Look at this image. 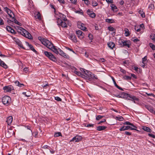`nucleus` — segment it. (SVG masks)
<instances>
[{
  "label": "nucleus",
  "mask_w": 155,
  "mask_h": 155,
  "mask_svg": "<svg viewBox=\"0 0 155 155\" xmlns=\"http://www.w3.org/2000/svg\"><path fill=\"white\" fill-rule=\"evenodd\" d=\"M41 43L47 48L51 49L56 54H58L59 51L55 46H54L52 43L48 40L45 38H41L40 39Z\"/></svg>",
  "instance_id": "f257e3e1"
},
{
  "label": "nucleus",
  "mask_w": 155,
  "mask_h": 155,
  "mask_svg": "<svg viewBox=\"0 0 155 155\" xmlns=\"http://www.w3.org/2000/svg\"><path fill=\"white\" fill-rule=\"evenodd\" d=\"M18 31L25 37L30 39H32V37L31 34L24 29L19 27V29L18 30Z\"/></svg>",
  "instance_id": "f03ea898"
},
{
  "label": "nucleus",
  "mask_w": 155,
  "mask_h": 155,
  "mask_svg": "<svg viewBox=\"0 0 155 155\" xmlns=\"http://www.w3.org/2000/svg\"><path fill=\"white\" fill-rule=\"evenodd\" d=\"M44 53L45 55L50 60L54 62L57 61V59L52 53L47 51H44Z\"/></svg>",
  "instance_id": "7ed1b4c3"
},
{
  "label": "nucleus",
  "mask_w": 155,
  "mask_h": 155,
  "mask_svg": "<svg viewBox=\"0 0 155 155\" xmlns=\"http://www.w3.org/2000/svg\"><path fill=\"white\" fill-rule=\"evenodd\" d=\"M2 101L4 104H6L10 103L11 101V98L8 96H5L2 98Z\"/></svg>",
  "instance_id": "20e7f679"
},
{
  "label": "nucleus",
  "mask_w": 155,
  "mask_h": 155,
  "mask_svg": "<svg viewBox=\"0 0 155 155\" xmlns=\"http://www.w3.org/2000/svg\"><path fill=\"white\" fill-rule=\"evenodd\" d=\"M57 22L58 25L61 26L62 27L67 28V27L66 22L64 21H63L60 18L58 19Z\"/></svg>",
  "instance_id": "39448f33"
},
{
  "label": "nucleus",
  "mask_w": 155,
  "mask_h": 155,
  "mask_svg": "<svg viewBox=\"0 0 155 155\" xmlns=\"http://www.w3.org/2000/svg\"><path fill=\"white\" fill-rule=\"evenodd\" d=\"M14 133V132L12 129H9L5 132V136L7 138H9L13 135Z\"/></svg>",
  "instance_id": "423d86ee"
},
{
  "label": "nucleus",
  "mask_w": 155,
  "mask_h": 155,
  "mask_svg": "<svg viewBox=\"0 0 155 155\" xmlns=\"http://www.w3.org/2000/svg\"><path fill=\"white\" fill-rule=\"evenodd\" d=\"M3 89L5 92H10L12 90L14 89V88L12 85H9L3 87Z\"/></svg>",
  "instance_id": "0eeeda50"
},
{
  "label": "nucleus",
  "mask_w": 155,
  "mask_h": 155,
  "mask_svg": "<svg viewBox=\"0 0 155 155\" xmlns=\"http://www.w3.org/2000/svg\"><path fill=\"white\" fill-rule=\"evenodd\" d=\"M120 41L122 43V46H126L128 48H129L131 45V43L129 41H124L120 40L119 41V43H120Z\"/></svg>",
  "instance_id": "6e6552de"
},
{
  "label": "nucleus",
  "mask_w": 155,
  "mask_h": 155,
  "mask_svg": "<svg viewBox=\"0 0 155 155\" xmlns=\"http://www.w3.org/2000/svg\"><path fill=\"white\" fill-rule=\"evenodd\" d=\"M82 139V137L80 136L77 135L73 138L70 142H78L80 141Z\"/></svg>",
  "instance_id": "1a4fd4ad"
},
{
  "label": "nucleus",
  "mask_w": 155,
  "mask_h": 155,
  "mask_svg": "<svg viewBox=\"0 0 155 155\" xmlns=\"http://www.w3.org/2000/svg\"><path fill=\"white\" fill-rule=\"evenodd\" d=\"M76 33L78 35V38L80 39H82L84 37V34L82 31L79 30L77 31Z\"/></svg>",
  "instance_id": "9d476101"
},
{
  "label": "nucleus",
  "mask_w": 155,
  "mask_h": 155,
  "mask_svg": "<svg viewBox=\"0 0 155 155\" xmlns=\"http://www.w3.org/2000/svg\"><path fill=\"white\" fill-rule=\"evenodd\" d=\"M4 9H5V10L9 16L10 18H12L13 17L12 16V15L14 16V15L10 9H8L7 7H5L4 8Z\"/></svg>",
  "instance_id": "9b49d317"
},
{
  "label": "nucleus",
  "mask_w": 155,
  "mask_h": 155,
  "mask_svg": "<svg viewBox=\"0 0 155 155\" xmlns=\"http://www.w3.org/2000/svg\"><path fill=\"white\" fill-rule=\"evenodd\" d=\"M128 100L132 101H139V99L138 98L136 97L135 96L131 95L130 94H129V95L128 96Z\"/></svg>",
  "instance_id": "f8f14e48"
},
{
  "label": "nucleus",
  "mask_w": 155,
  "mask_h": 155,
  "mask_svg": "<svg viewBox=\"0 0 155 155\" xmlns=\"http://www.w3.org/2000/svg\"><path fill=\"white\" fill-rule=\"evenodd\" d=\"M58 50L59 51L58 54L65 58H69V55L64 53L61 49L58 48Z\"/></svg>",
  "instance_id": "ddd939ff"
},
{
  "label": "nucleus",
  "mask_w": 155,
  "mask_h": 155,
  "mask_svg": "<svg viewBox=\"0 0 155 155\" xmlns=\"http://www.w3.org/2000/svg\"><path fill=\"white\" fill-rule=\"evenodd\" d=\"M80 70L84 74L87 76L90 77L91 74H92V72L89 71H87L83 68H81Z\"/></svg>",
  "instance_id": "4468645a"
},
{
  "label": "nucleus",
  "mask_w": 155,
  "mask_h": 155,
  "mask_svg": "<svg viewBox=\"0 0 155 155\" xmlns=\"http://www.w3.org/2000/svg\"><path fill=\"white\" fill-rule=\"evenodd\" d=\"M145 107L151 113L155 115V110L153 109V107L149 105H145Z\"/></svg>",
  "instance_id": "2eb2a0df"
},
{
  "label": "nucleus",
  "mask_w": 155,
  "mask_h": 155,
  "mask_svg": "<svg viewBox=\"0 0 155 155\" xmlns=\"http://www.w3.org/2000/svg\"><path fill=\"white\" fill-rule=\"evenodd\" d=\"M78 26L79 28L83 31L85 30L86 29L84 25L81 22H78Z\"/></svg>",
  "instance_id": "dca6fc26"
},
{
  "label": "nucleus",
  "mask_w": 155,
  "mask_h": 155,
  "mask_svg": "<svg viewBox=\"0 0 155 155\" xmlns=\"http://www.w3.org/2000/svg\"><path fill=\"white\" fill-rule=\"evenodd\" d=\"M128 129H130L131 130H133L134 129L132 128V127H130V126H123L122 127L120 128V131H123L126 130H127Z\"/></svg>",
  "instance_id": "f3484780"
},
{
  "label": "nucleus",
  "mask_w": 155,
  "mask_h": 155,
  "mask_svg": "<svg viewBox=\"0 0 155 155\" xmlns=\"http://www.w3.org/2000/svg\"><path fill=\"white\" fill-rule=\"evenodd\" d=\"M13 39L14 41L16 42V43L19 46H20L21 48H24L21 42L18 39L16 38H14Z\"/></svg>",
  "instance_id": "a211bd4d"
},
{
  "label": "nucleus",
  "mask_w": 155,
  "mask_h": 155,
  "mask_svg": "<svg viewBox=\"0 0 155 155\" xmlns=\"http://www.w3.org/2000/svg\"><path fill=\"white\" fill-rule=\"evenodd\" d=\"M87 13L88 15L92 18H94L96 16L95 14L89 9L87 11Z\"/></svg>",
  "instance_id": "6ab92c4d"
},
{
  "label": "nucleus",
  "mask_w": 155,
  "mask_h": 155,
  "mask_svg": "<svg viewBox=\"0 0 155 155\" xmlns=\"http://www.w3.org/2000/svg\"><path fill=\"white\" fill-rule=\"evenodd\" d=\"M142 128L144 131L150 133L152 132L151 129L148 127L145 126H142Z\"/></svg>",
  "instance_id": "aec40b11"
},
{
  "label": "nucleus",
  "mask_w": 155,
  "mask_h": 155,
  "mask_svg": "<svg viewBox=\"0 0 155 155\" xmlns=\"http://www.w3.org/2000/svg\"><path fill=\"white\" fill-rule=\"evenodd\" d=\"M129 94L122 92L121 94V98L128 99Z\"/></svg>",
  "instance_id": "412c9836"
},
{
  "label": "nucleus",
  "mask_w": 155,
  "mask_h": 155,
  "mask_svg": "<svg viewBox=\"0 0 155 155\" xmlns=\"http://www.w3.org/2000/svg\"><path fill=\"white\" fill-rule=\"evenodd\" d=\"M97 77L95 74H93L92 73L90 76L89 78V81H91L92 79H97Z\"/></svg>",
  "instance_id": "4be33fe9"
},
{
  "label": "nucleus",
  "mask_w": 155,
  "mask_h": 155,
  "mask_svg": "<svg viewBox=\"0 0 155 155\" xmlns=\"http://www.w3.org/2000/svg\"><path fill=\"white\" fill-rule=\"evenodd\" d=\"M13 118L12 116H10L7 118L6 122L8 125H10L12 123Z\"/></svg>",
  "instance_id": "5701e85b"
},
{
  "label": "nucleus",
  "mask_w": 155,
  "mask_h": 155,
  "mask_svg": "<svg viewBox=\"0 0 155 155\" xmlns=\"http://www.w3.org/2000/svg\"><path fill=\"white\" fill-rule=\"evenodd\" d=\"M107 45L108 47L111 49H113L115 47V44L112 42H109L107 44Z\"/></svg>",
  "instance_id": "b1692460"
},
{
  "label": "nucleus",
  "mask_w": 155,
  "mask_h": 155,
  "mask_svg": "<svg viewBox=\"0 0 155 155\" xmlns=\"http://www.w3.org/2000/svg\"><path fill=\"white\" fill-rule=\"evenodd\" d=\"M111 78H112V80L113 81V82H114V84L115 85V86L116 87H117V88H118V89H119V90H121V91H123V90L122 88L121 87H119V86H118L117 84H116V82H115V80L114 78L112 76L111 77Z\"/></svg>",
  "instance_id": "393cba45"
},
{
  "label": "nucleus",
  "mask_w": 155,
  "mask_h": 155,
  "mask_svg": "<svg viewBox=\"0 0 155 155\" xmlns=\"http://www.w3.org/2000/svg\"><path fill=\"white\" fill-rule=\"evenodd\" d=\"M70 38L74 42H77V38L74 34H71L70 36Z\"/></svg>",
  "instance_id": "a878e982"
},
{
  "label": "nucleus",
  "mask_w": 155,
  "mask_h": 155,
  "mask_svg": "<svg viewBox=\"0 0 155 155\" xmlns=\"http://www.w3.org/2000/svg\"><path fill=\"white\" fill-rule=\"evenodd\" d=\"M59 15V16L60 18L62 19L64 21H66V22L68 21L65 15L61 13H60Z\"/></svg>",
  "instance_id": "bb28decb"
},
{
  "label": "nucleus",
  "mask_w": 155,
  "mask_h": 155,
  "mask_svg": "<svg viewBox=\"0 0 155 155\" xmlns=\"http://www.w3.org/2000/svg\"><path fill=\"white\" fill-rule=\"evenodd\" d=\"M6 29L8 31L12 33L15 34L14 30L10 26H7Z\"/></svg>",
  "instance_id": "cd10ccee"
},
{
  "label": "nucleus",
  "mask_w": 155,
  "mask_h": 155,
  "mask_svg": "<svg viewBox=\"0 0 155 155\" xmlns=\"http://www.w3.org/2000/svg\"><path fill=\"white\" fill-rule=\"evenodd\" d=\"M0 65L4 68L6 69L8 68L6 64L2 61L0 59Z\"/></svg>",
  "instance_id": "c85d7f7f"
},
{
  "label": "nucleus",
  "mask_w": 155,
  "mask_h": 155,
  "mask_svg": "<svg viewBox=\"0 0 155 155\" xmlns=\"http://www.w3.org/2000/svg\"><path fill=\"white\" fill-rule=\"evenodd\" d=\"M107 128V127L105 126H98L97 127V130L98 131H101L104 130Z\"/></svg>",
  "instance_id": "c756f323"
},
{
  "label": "nucleus",
  "mask_w": 155,
  "mask_h": 155,
  "mask_svg": "<svg viewBox=\"0 0 155 155\" xmlns=\"http://www.w3.org/2000/svg\"><path fill=\"white\" fill-rule=\"evenodd\" d=\"M14 16L12 17V21L17 24L18 25H20L21 23L18 22V21L15 18H14Z\"/></svg>",
  "instance_id": "7c9ffc66"
},
{
  "label": "nucleus",
  "mask_w": 155,
  "mask_h": 155,
  "mask_svg": "<svg viewBox=\"0 0 155 155\" xmlns=\"http://www.w3.org/2000/svg\"><path fill=\"white\" fill-rule=\"evenodd\" d=\"M27 45L28 46V47H29V48L33 52H36V51L35 50V49L33 47L31 44H29L28 43H27Z\"/></svg>",
  "instance_id": "2f4dec72"
},
{
  "label": "nucleus",
  "mask_w": 155,
  "mask_h": 155,
  "mask_svg": "<svg viewBox=\"0 0 155 155\" xmlns=\"http://www.w3.org/2000/svg\"><path fill=\"white\" fill-rule=\"evenodd\" d=\"M15 83L16 85L20 87H21L24 86V84H23L20 83L18 81H17L15 82Z\"/></svg>",
  "instance_id": "473e14b6"
},
{
  "label": "nucleus",
  "mask_w": 155,
  "mask_h": 155,
  "mask_svg": "<svg viewBox=\"0 0 155 155\" xmlns=\"http://www.w3.org/2000/svg\"><path fill=\"white\" fill-rule=\"evenodd\" d=\"M125 31V35L126 36H128L130 35L129 31L127 28H126L124 29Z\"/></svg>",
  "instance_id": "72a5a7b5"
},
{
  "label": "nucleus",
  "mask_w": 155,
  "mask_h": 155,
  "mask_svg": "<svg viewBox=\"0 0 155 155\" xmlns=\"http://www.w3.org/2000/svg\"><path fill=\"white\" fill-rule=\"evenodd\" d=\"M106 21L109 23H113L114 22V20L113 19L108 18L106 19Z\"/></svg>",
  "instance_id": "f704fd0d"
},
{
  "label": "nucleus",
  "mask_w": 155,
  "mask_h": 155,
  "mask_svg": "<svg viewBox=\"0 0 155 155\" xmlns=\"http://www.w3.org/2000/svg\"><path fill=\"white\" fill-rule=\"evenodd\" d=\"M150 38L154 41L155 42V34H152L150 35Z\"/></svg>",
  "instance_id": "c9c22d12"
},
{
  "label": "nucleus",
  "mask_w": 155,
  "mask_h": 155,
  "mask_svg": "<svg viewBox=\"0 0 155 155\" xmlns=\"http://www.w3.org/2000/svg\"><path fill=\"white\" fill-rule=\"evenodd\" d=\"M37 17L36 18L39 20H41V15L40 13L39 12H37V14H36V16Z\"/></svg>",
  "instance_id": "e433bc0d"
},
{
  "label": "nucleus",
  "mask_w": 155,
  "mask_h": 155,
  "mask_svg": "<svg viewBox=\"0 0 155 155\" xmlns=\"http://www.w3.org/2000/svg\"><path fill=\"white\" fill-rule=\"evenodd\" d=\"M139 13L140 14L141 16L143 18L145 17V14L142 10H140L139 11Z\"/></svg>",
  "instance_id": "4c0bfd02"
},
{
  "label": "nucleus",
  "mask_w": 155,
  "mask_h": 155,
  "mask_svg": "<svg viewBox=\"0 0 155 155\" xmlns=\"http://www.w3.org/2000/svg\"><path fill=\"white\" fill-rule=\"evenodd\" d=\"M150 47L153 50H155V45L152 43H150L149 44Z\"/></svg>",
  "instance_id": "58836bf2"
},
{
  "label": "nucleus",
  "mask_w": 155,
  "mask_h": 155,
  "mask_svg": "<svg viewBox=\"0 0 155 155\" xmlns=\"http://www.w3.org/2000/svg\"><path fill=\"white\" fill-rule=\"evenodd\" d=\"M80 76H81L83 78H84L86 80H89V77H88L87 76L85 75L82 74H81V75Z\"/></svg>",
  "instance_id": "ea45409f"
},
{
  "label": "nucleus",
  "mask_w": 155,
  "mask_h": 155,
  "mask_svg": "<svg viewBox=\"0 0 155 155\" xmlns=\"http://www.w3.org/2000/svg\"><path fill=\"white\" fill-rule=\"evenodd\" d=\"M116 119L117 120H118L119 121H122L124 119V118H123V117H121V116H120V117H116Z\"/></svg>",
  "instance_id": "a19ab883"
},
{
  "label": "nucleus",
  "mask_w": 155,
  "mask_h": 155,
  "mask_svg": "<svg viewBox=\"0 0 155 155\" xmlns=\"http://www.w3.org/2000/svg\"><path fill=\"white\" fill-rule=\"evenodd\" d=\"M61 132H58L55 133L54 134V137H59L60 136H61Z\"/></svg>",
  "instance_id": "79ce46f5"
},
{
  "label": "nucleus",
  "mask_w": 155,
  "mask_h": 155,
  "mask_svg": "<svg viewBox=\"0 0 155 155\" xmlns=\"http://www.w3.org/2000/svg\"><path fill=\"white\" fill-rule=\"evenodd\" d=\"M123 78L124 79L126 80H130L131 78V77L128 76H125L123 77Z\"/></svg>",
  "instance_id": "37998d69"
},
{
  "label": "nucleus",
  "mask_w": 155,
  "mask_h": 155,
  "mask_svg": "<svg viewBox=\"0 0 155 155\" xmlns=\"http://www.w3.org/2000/svg\"><path fill=\"white\" fill-rule=\"evenodd\" d=\"M148 8L150 10L153 9L154 8V5L152 4H150Z\"/></svg>",
  "instance_id": "c03bdc74"
},
{
  "label": "nucleus",
  "mask_w": 155,
  "mask_h": 155,
  "mask_svg": "<svg viewBox=\"0 0 155 155\" xmlns=\"http://www.w3.org/2000/svg\"><path fill=\"white\" fill-rule=\"evenodd\" d=\"M147 56H145L144 57L142 58V63H146L147 60Z\"/></svg>",
  "instance_id": "a18cd8bd"
},
{
  "label": "nucleus",
  "mask_w": 155,
  "mask_h": 155,
  "mask_svg": "<svg viewBox=\"0 0 155 155\" xmlns=\"http://www.w3.org/2000/svg\"><path fill=\"white\" fill-rule=\"evenodd\" d=\"M74 73L78 76H81V73L79 71H77L76 70H75L74 71Z\"/></svg>",
  "instance_id": "49530a36"
},
{
  "label": "nucleus",
  "mask_w": 155,
  "mask_h": 155,
  "mask_svg": "<svg viewBox=\"0 0 155 155\" xmlns=\"http://www.w3.org/2000/svg\"><path fill=\"white\" fill-rule=\"evenodd\" d=\"M92 5L93 6H96L98 5L97 2L94 0H93L92 1Z\"/></svg>",
  "instance_id": "de8ad7c7"
},
{
  "label": "nucleus",
  "mask_w": 155,
  "mask_h": 155,
  "mask_svg": "<svg viewBox=\"0 0 155 155\" xmlns=\"http://www.w3.org/2000/svg\"><path fill=\"white\" fill-rule=\"evenodd\" d=\"M108 29L110 31H113L115 30L114 28L110 26L108 27Z\"/></svg>",
  "instance_id": "09e8293b"
},
{
  "label": "nucleus",
  "mask_w": 155,
  "mask_h": 155,
  "mask_svg": "<svg viewBox=\"0 0 155 155\" xmlns=\"http://www.w3.org/2000/svg\"><path fill=\"white\" fill-rule=\"evenodd\" d=\"M123 124L124 125H128L131 126L132 125V124L130 123L129 122L126 121L123 123Z\"/></svg>",
  "instance_id": "8fccbe9b"
},
{
  "label": "nucleus",
  "mask_w": 155,
  "mask_h": 155,
  "mask_svg": "<svg viewBox=\"0 0 155 155\" xmlns=\"http://www.w3.org/2000/svg\"><path fill=\"white\" fill-rule=\"evenodd\" d=\"M94 124H85V127H93L94 126Z\"/></svg>",
  "instance_id": "3c124183"
},
{
  "label": "nucleus",
  "mask_w": 155,
  "mask_h": 155,
  "mask_svg": "<svg viewBox=\"0 0 155 155\" xmlns=\"http://www.w3.org/2000/svg\"><path fill=\"white\" fill-rule=\"evenodd\" d=\"M103 117V116H102L100 115H98L96 117V120H99V119H100Z\"/></svg>",
  "instance_id": "603ef678"
},
{
  "label": "nucleus",
  "mask_w": 155,
  "mask_h": 155,
  "mask_svg": "<svg viewBox=\"0 0 155 155\" xmlns=\"http://www.w3.org/2000/svg\"><path fill=\"white\" fill-rule=\"evenodd\" d=\"M55 99L58 101H61V99L58 97H55Z\"/></svg>",
  "instance_id": "864d4df0"
},
{
  "label": "nucleus",
  "mask_w": 155,
  "mask_h": 155,
  "mask_svg": "<svg viewBox=\"0 0 155 155\" xmlns=\"http://www.w3.org/2000/svg\"><path fill=\"white\" fill-rule=\"evenodd\" d=\"M42 148L44 149H49V148H51L50 147H49L47 145H45Z\"/></svg>",
  "instance_id": "5fc2aeb1"
},
{
  "label": "nucleus",
  "mask_w": 155,
  "mask_h": 155,
  "mask_svg": "<svg viewBox=\"0 0 155 155\" xmlns=\"http://www.w3.org/2000/svg\"><path fill=\"white\" fill-rule=\"evenodd\" d=\"M132 127H133V128H132L133 129H133V130H137V131H139V130H137L136 129L137 128V127H136V126H134L133 124H132V125L131 126Z\"/></svg>",
  "instance_id": "6e6d98bb"
},
{
  "label": "nucleus",
  "mask_w": 155,
  "mask_h": 155,
  "mask_svg": "<svg viewBox=\"0 0 155 155\" xmlns=\"http://www.w3.org/2000/svg\"><path fill=\"white\" fill-rule=\"evenodd\" d=\"M65 48H66L68 50H69L70 51L72 52L73 53H75L73 49H71V48H69L68 47H65Z\"/></svg>",
  "instance_id": "4d7b16f0"
},
{
  "label": "nucleus",
  "mask_w": 155,
  "mask_h": 155,
  "mask_svg": "<svg viewBox=\"0 0 155 155\" xmlns=\"http://www.w3.org/2000/svg\"><path fill=\"white\" fill-rule=\"evenodd\" d=\"M148 135L150 137L155 138V135L153 134H148Z\"/></svg>",
  "instance_id": "13d9d810"
},
{
  "label": "nucleus",
  "mask_w": 155,
  "mask_h": 155,
  "mask_svg": "<svg viewBox=\"0 0 155 155\" xmlns=\"http://www.w3.org/2000/svg\"><path fill=\"white\" fill-rule=\"evenodd\" d=\"M124 134H126L129 136H130L131 134V133L128 132V131H125L124 132Z\"/></svg>",
  "instance_id": "bf43d9fd"
},
{
  "label": "nucleus",
  "mask_w": 155,
  "mask_h": 155,
  "mask_svg": "<svg viewBox=\"0 0 155 155\" xmlns=\"http://www.w3.org/2000/svg\"><path fill=\"white\" fill-rule=\"evenodd\" d=\"M72 3L74 4H76L77 0H70Z\"/></svg>",
  "instance_id": "052dcab7"
},
{
  "label": "nucleus",
  "mask_w": 155,
  "mask_h": 155,
  "mask_svg": "<svg viewBox=\"0 0 155 155\" xmlns=\"http://www.w3.org/2000/svg\"><path fill=\"white\" fill-rule=\"evenodd\" d=\"M42 86L43 88H45L47 86H48V83H47L45 84H43V85H42Z\"/></svg>",
  "instance_id": "680f3d73"
},
{
  "label": "nucleus",
  "mask_w": 155,
  "mask_h": 155,
  "mask_svg": "<svg viewBox=\"0 0 155 155\" xmlns=\"http://www.w3.org/2000/svg\"><path fill=\"white\" fill-rule=\"evenodd\" d=\"M4 24L3 21L2 19L0 17V25H3Z\"/></svg>",
  "instance_id": "e2e57ef3"
},
{
  "label": "nucleus",
  "mask_w": 155,
  "mask_h": 155,
  "mask_svg": "<svg viewBox=\"0 0 155 155\" xmlns=\"http://www.w3.org/2000/svg\"><path fill=\"white\" fill-rule=\"evenodd\" d=\"M24 71L25 72V73H27L28 71V68H25L23 69Z\"/></svg>",
  "instance_id": "0e129e2a"
},
{
  "label": "nucleus",
  "mask_w": 155,
  "mask_h": 155,
  "mask_svg": "<svg viewBox=\"0 0 155 155\" xmlns=\"http://www.w3.org/2000/svg\"><path fill=\"white\" fill-rule=\"evenodd\" d=\"M132 40L134 42H137L139 41V40L137 38L134 39Z\"/></svg>",
  "instance_id": "69168bd1"
},
{
  "label": "nucleus",
  "mask_w": 155,
  "mask_h": 155,
  "mask_svg": "<svg viewBox=\"0 0 155 155\" xmlns=\"http://www.w3.org/2000/svg\"><path fill=\"white\" fill-rule=\"evenodd\" d=\"M120 71L123 74H125L126 72L125 70L123 69H120Z\"/></svg>",
  "instance_id": "338daca9"
},
{
  "label": "nucleus",
  "mask_w": 155,
  "mask_h": 155,
  "mask_svg": "<svg viewBox=\"0 0 155 155\" xmlns=\"http://www.w3.org/2000/svg\"><path fill=\"white\" fill-rule=\"evenodd\" d=\"M111 8L113 10L117 8V7L114 5H112Z\"/></svg>",
  "instance_id": "774afa93"
}]
</instances>
